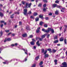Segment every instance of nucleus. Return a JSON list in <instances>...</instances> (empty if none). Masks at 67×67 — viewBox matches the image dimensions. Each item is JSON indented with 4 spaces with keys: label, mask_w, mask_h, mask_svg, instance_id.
Listing matches in <instances>:
<instances>
[{
    "label": "nucleus",
    "mask_w": 67,
    "mask_h": 67,
    "mask_svg": "<svg viewBox=\"0 0 67 67\" xmlns=\"http://www.w3.org/2000/svg\"><path fill=\"white\" fill-rule=\"evenodd\" d=\"M60 66L61 67H67V63L66 62H64Z\"/></svg>",
    "instance_id": "1"
},
{
    "label": "nucleus",
    "mask_w": 67,
    "mask_h": 67,
    "mask_svg": "<svg viewBox=\"0 0 67 67\" xmlns=\"http://www.w3.org/2000/svg\"><path fill=\"white\" fill-rule=\"evenodd\" d=\"M32 4L31 3H30L29 4L28 3H26V6L25 8H30L31 5Z\"/></svg>",
    "instance_id": "2"
},
{
    "label": "nucleus",
    "mask_w": 67,
    "mask_h": 67,
    "mask_svg": "<svg viewBox=\"0 0 67 67\" xmlns=\"http://www.w3.org/2000/svg\"><path fill=\"white\" fill-rule=\"evenodd\" d=\"M27 10L26 9H25L24 10V12L23 13L25 15H26L28 14L27 13Z\"/></svg>",
    "instance_id": "3"
},
{
    "label": "nucleus",
    "mask_w": 67,
    "mask_h": 67,
    "mask_svg": "<svg viewBox=\"0 0 67 67\" xmlns=\"http://www.w3.org/2000/svg\"><path fill=\"white\" fill-rule=\"evenodd\" d=\"M47 53V50H46L45 51V52L44 53V54L45 55L44 58H46V57H48V55L47 54H46Z\"/></svg>",
    "instance_id": "4"
},
{
    "label": "nucleus",
    "mask_w": 67,
    "mask_h": 67,
    "mask_svg": "<svg viewBox=\"0 0 67 67\" xmlns=\"http://www.w3.org/2000/svg\"><path fill=\"white\" fill-rule=\"evenodd\" d=\"M22 49L23 50V51H24L25 52V53L27 55V49H26V51L24 49Z\"/></svg>",
    "instance_id": "5"
},
{
    "label": "nucleus",
    "mask_w": 67,
    "mask_h": 67,
    "mask_svg": "<svg viewBox=\"0 0 67 67\" xmlns=\"http://www.w3.org/2000/svg\"><path fill=\"white\" fill-rule=\"evenodd\" d=\"M46 35H47V34H45L44 35L41 36V38H42L43 39V38H44L45 37V36H46Z\"/></svg>",
    "instance_id": "6"
},
{
    "label": "nucleus",
    "mask_w": 67,
    "mask_h": 67,
    "mask_svg": "<svg viewBox=\"0 0 67 67\" xmlns=\"http://www.w3.org/2000/svg\"><path fill=\"white\" fill-rule=\"evenodd\" d=\"M40 29L41 28H40V27H39L37 29V30L36 31V32L37 33H38L40 32Z\"/></svg>",
    "instance_id": "7"
},
{
    "label": "nucleus",
    "mask_w": 67,
    "mask_h": 67,
    "mask_svg": "<svg viewBox=\"0 0 67 67\" xmlns=\"http://www.w3.org/2000/svg\"><path fill=\"white\" fill-rule=\"evenodd\" d=\"M27 34H23L22 35V36L23 37H27Z\"/></svg>",
    "instance_id": "8"
},
{
    "label": "nucleus",
    "mask_w": 67,
    "mask_h": 67,
    "mask_svg": "<svg viewBox=\"0 0 67 67\" xmlns=\"http://www.w3.org/2000/svg\"><path fill=\"white\" fill-rule=\"evenodd\" d=\"M52 6L53 7V8H55V7H57V5L56 4H54L52 5Z\"/></svg>",
    "instance_id": "9"
},
{
    "label": "nucleus",
    "mask_w": 67,
    "mask_h": 67,
    "mask_svg": "<svg viewBox=\"0 0 67 67\" xmlns=\"http://www.w3.org/2000/svg\"><path fill=\"white\" fill-rule=\"evenodd\" d=\"M30 44H31V45H34L35 43L34 41H32L30 42Z\"/></svg>",
    "instance_id": "10"
},
{
    "label": "nucleus",
    "mask_w": 67,
    "mask_h": 67,
    "mask_svg": "<svg viewBox=\"0 0 67 67\" xmlns=\"http://www.w3.org/2000/svg\"><path fill=\"white\" fill-rule=\"evenodd\" d=\"M42 31H43L44 32H46V33H47V30H46L44 29H42Z\"/></svg>",
    "instance_id": "11"
},
{
    "label": "nucleus",
    "mask_w": 67,
    "mask_h": 67,
    "mask_svg": "<svg viewBox=\"0 0 67 67\" xmlns=\"http://www.w3.org/2000/svg\"><path fill=\"white\" fill-rule=\"evenodd\" d=\"M64 41V38L62 37L60 38V41L61 42H62Z\"/></svg>",
    "instance_id": "12"
},
{
    "label": "nucleus",
    "mask_w": 67,
    "mask_h": 67,
    "mask_svg": "<svg viewBox=\"0 0 67 67\" xmlns=\"http://www.w3.org/2000/svg\"><path fill=\"white\" fill-rule=\"evenodd\" d=\"M36 44L38 46H40V44L39 43V41H38L36 42Z\"/></svg>",
    "instance_id": "13"
},
{
    "label": "nucleus",
    "mask_w": 67,
    "mask_h": 67,
    "mask_svg": "<svg viewBox=\"0 0 67 67\" xmlns=\"http://www.w3.org/2000/svg\"><path fill=\"white\" fill-rule=\"evenodd\" d=\"M42 3H40L38 5V7H42Z\"/></svg>",
    "instance_id": "14"
},
{
    "label": "nucleus",
    "mask_w": 67,
    "mask_h": 67,
    "mask_svg": "<svg viewBox=\"0 0 67 67\" xmlns=\"http://www.w3.org/2000/svg\"><path fill=\"white\" fill-rule=\"evenodd\" d=\"M65 8H62V9H61V12H64V11H63V10H65Z\"/></svg>",
    "instance_id": "15"
},
{
    "label": "nucleus",
    "mask_w": 67,
    "mask_h": 67,
    "mask_svg": "<svg viewBox=\"0 0 67 67\" xmlns=\"http://www.w3.org/2000/svg\"><path fill=\"white\" fill-rule=\"evenodd\" d=\"M57 7L58 8H59V9H61V8H62V6L58 5L57 6Z\"/></svg>",
    "instance_id": "16"
},
{
    "label": "nucleus",
    "mask_w": 67,
    "mask_h": 67,
    "mask_svg": "<svg viewBox=\"0 0 67 67\" xmlns=\"http://www.w3.org/2000/svg\"><path fill=\"white\" fill-rule=\"evenodd\" d=\"M52 30V29L51 28H48V30H47V32L48 33V32H49V31H51Z\"/></svg>",
    "instance_id": "17"
},
{
    "label": "nucleus",
    "mask_w": 67,
    "mask_h": 67,
    "mask_svg": "<svg viewBox=\"0 0 67 67\" xmlns=\"http://www.w3.org/2000/svg\"><path fill=\"white\" fill-rule=\"evenodd\" d=\"M35 20L36 22L38 21L39 20V18L37 17V18H36Z\"/></svg>",
    "instance_id": "18"
},
{
    "label": "nucleus",
    "mask_w": 67,
    "mask_h": 67,
    "mask_svg": "<svg viewBox=\"0 0 67 67\" xmlns=\"http://www.w3.org/2000/svg\"><path fill=\"white\" fill-rule=\"evenodd\" d=\"M0 16L1 17H3V14L1 12H0Z\"/></svg>",
    "instance_id": "19"
},
{
    "label": "nucleus",
    "mask_w": 67,
    "mask_h": 67,
    "mask_svg": "<svg viewBox=\"0 0 67 67\" xmlns=\"http://www.w3.org/2000/svg\"><path fill=\"white\" fill-rule=\"evenodd\" d=\"M39 17L40 18H41V19H44V18L43 17V15H39Z\"/></svg>",
    "instance_id": "20"
},
{
    "label": "nucleus",
    "mask_w": 67,
    "mask_h": 67,
    "mask_svg": "<svg viewBox=\"0 0 67 67\" xmlns=\"http://www.w3.org/2000/svg\"><path fill=\"white\" fill-rule=\"evenodd\" d=\"M58 40H56L55 41L53 42V43H58Z\"/></svg>",
    "instance_id": "21"
},
{
    "label": "nucleus",
    "mask_w": 67,
    "mask_h": 67,
    "mask_svg": "<svg viewBox=\"0 0 67 67\" xmlns=\"http://www.w3.org/2000/svg\"><path fill=\"white\" fill-rule=\"evenodd\" d=\"M43 24V22L42 21H41L40 22L39 24L41 26H42V24Z\"/></svg>",
    "instance_id": "22"
},
{
    "label": "nucleus",
    "mask_w": 67,
    "mask_h": 67,
    "mask_svg": "<svg viewBox=\"0 0 67 67\" xmlns=\"http://www.w3.org/2000/svg\"><path fill=\"white\" fill-rule=\"evenodd\" d=\"M43 64V61H41L39 64V66H41V65H42Z\"/></svg>",
    "instance_id": "23"
},
{
    "label": "nucleus",
    "mask_w": 67,
    "mask_h": 67,
    "mask_svg": "<svg viewBox=\"0 0 67 67\" xmlns=\"http://www.w3.org/2000/svg\"><path fill=\"white\" fill-rule=\"evenodd\" d=\"M6 40H7V41H11V38H6Z\"/></svg>",
    "instance_id": "24"
},
{
    "label": "nucleus",
    "mask_w": 67,
    "mask_h": 67,
    "mask_svg": "<svg viewBox=\"0 0 67 67\" xmlns=\"http://www.w3.org/2000/svg\"><path fill=\"white\" fill-rule=\"evenodd\" d=\"M51 31V33H54V30L53 29H52Z\"/></svg>",
    "instance_id": "25"
},
{
    "label": "nucleus",
    "mask_w": 67,
    "mask_h": 67,
    "mask_svg": "<svg viewBox=\"0 0 67 67\" xmlns=\"http://www.w3.org/2000/svg\"><path fill=\"white\" fill-rule=\"evenodd\" d=\"M8 63V61L6 60L5 61V62H3V63H4V64H7Z\"/></svg>",
    "instance_id": "26"
},
{
    "label": "nucleus",
    "mask_w": 67,
    "mask_h": 67,
    "mask_svg": "<svg viewBox=\"0 0 67 67\" xmlns=\"http://www.w3.org/2000/svg\"><path fill=\"white\" fill-rule=\"evenodd\" d=\"M39 58V56H38L36 57L35 58L36 60H38V59Z\"/></svg>",
    "instance_id": "27"
},
{
    "label": "nucleus",
    "mask_w": 67,
    "mask_h": 67,
    "mask_svg": "<svg viewBox=\"0 0 67 67\" xmlns=\"http://www.w3.org/2000/svg\"><path fill=\"white\" fill-rule=\"evenodd\" d=\"M43 2H44V3H47V0H43Z\"/></svg>",
    "instance_id": "28"
},
{
    "label": "nucleus",
    "mask_w": 67,
    "mask_h": 67,
    "mask_svg": "<svg viewBox=\"0 0 67 67\" xmlns=\"http://www.w3.org/2000/svg\"><path fill=\"white\" fill-rule=\"evenodd\" d=\"M37 15V13H35L34 14V16H36Z\"/></svg>",
    "instance_id": "29"
},
{
    "label": "nucleus",
    "mask_w": 67,
    "mask_h": 67,
    "mask_svg": "<svg viewBox=\"0 0 67 67\" xmlns=\"http://www.w3.org/2000/svg\"><path fill=\"white\" fill-rule=\"evenodd\" d=\"M44 52V49H41V53H43Z\"/></svg>",
    "instance_id": "30"
},
{
    "label": "nucleus",
    "mask_w": 67,
    "mask_h": 67,
    "mask_svg": "<svg viewBox=\"0 0 67 67\" xmlns=\"http://www.w3.org/2000/svg\"><path fill=\"white\" fill-rule=\"evenodd\" d=\"M26 29L27 30H29V26H27V27L26 28Z\"/></svg>",
    "instance_id": "31"
},
{
    "label": "nucleus",
    "mask_w": 67,
    "mask_h": 67,
    "mask_svg": "<svg viewBox=\"0 0 67 67\" xmlns=\"http://www.w3.org/2000/svg\"><path fill=\"white\" fill-rule=\"evenodd\" d=\"M55 14H58V12L56 10L55 12Z\"/></svg>",
    "instance_id": "32"
},
{
    "label": "nucleus",
    "mask_w": 67,
    "mask_h": 67,
    "mask_svg": "<svg viewBox=\"0 0 67 67\" xmlns=\"http://www.w3.org/2000/svg\"><path fill=\"white\" fill-rule=\"evenodd\" d=\"M36 66V64H34L32 65V66H31V67H35Z\"/></svg>",
    "instance_id": "33"
},
{
    "label": "nucleus",
    "mask_w": 67,
    "mask_h": 67,
    "mask_svg": "<svg viewBox=\"0 0 67 67\" xmlns=\"http://www.w3.org/2000/svg\"><path fill=\"white\" fill-rule=\"evenodd\" d=\"M14 15V14H13L12 15H11L10 16V18H12V19H13V18H14V16H13V15Z\"/></svg>",
    "instance_id": "34"
},
{
    "label": "nucleus",
    "mask_w": 67,
    "mask_h": 67,
    "mask_svg": "<svg viewBox=\"0 0 67 67\" xmlns=\"http://www.w3.org/2000/svg\"><path fill=\"white\" fill-rule=\"evenodd\" d=\"M65 44H67V42H66V39H64V41Z\"/></svg>",
    "instance_id": "35"
},
{
    "label": "nucleus",
    "mask_w": 67,
    "mask_h": 67,
    "mask_svg": "<svg viewBox=\"0 0 67 67\" xmlns=\"http://www.w3.org/2000/svg\"><path fill=\"white\" fill-rule=\"evenodd\" d=\"M5 31L6 33H8L10 31V30H5Z\"/></svg>",
    "instance_id": "36"
},
{
    "label": "nucleus",
    "mask_w": 67,
    "mask_h": 67,
    "mask_svg": "<svg viewBox=\"0 0 67 67\" xmlns=\"http://www.w3.org/2000/svg\"><path fill=\"white\" fill-rule=\"evenodd\" d=\"M0 34H1L0 36H1L3 34V32H2V31H1V32L0 33Z\"/></svg>",
    "instance_id": "37"
},
{
    "label": "nucleus",
    "mask_w": 67,
    "mask_h": 67,
    "mask_svg": "<svg viewBox=\"0 0 67 67\" xmlns=\"http://www.w3.org/2000/svg\"><path fill=\"white\" fill-rule=\"evenodd\" d=\"M56 50H55V49H53L52 50V52H53V53H55V52H56Z\"/></svg>",
    "instance_id": "38"
},
{
    "label": "nucleus",
    "mask_w": 67,
    "mask_h": 67,
    "mask_svg": "<svg viewBox=\"0 0 67 67\" xmlns=\"http://www.w3.org/2000/svg\"><path fill=\"white\" fill-rule=\"evenodd\" d=\"M33 37V36L32 35H30L29 36V37H30V38H32Z\"/></svg>",
    "instance_id": "39"
},
{
    "label": "nucleus",
    "mask_w": 67,
    "mask_h": 67,
    "mask_svg": "<svg viewBox=\"0 0 67 67\" xmlns=\"http://www.w3.org/2000/svg\"><path fill=\"white\" fill-rule=\"evenodd\" d=\"M55 2L56 3H59V1H55Z\"/></svg>",
    "instance_id": "40"
},
{
    "label": "nucleus",
    "mask_w": 67,
    "mask_h": 67,
    "mask_svg": "<svg viewBox=\"0 0 67 67\" xmlns=\"http://www.w3.org/2000/svg\"><path fill=\"white\" fill-rule=\"evenodd\" d=\"M21 3L23 4H25V2L23 1L21 2Z\"/></svg>",
    "instance_id": "41"
},
{
    "label": "nucleus",
    "mask_w": 67,
    "mask_h": 67,
    "mask_svg": "<svg viewBox=\"0 0 67 67\" xmlns=\"http://www.w3.org/2000/svg\"><path fill=\"white\" fill-rule=\"evenodd\" d=\"M44 26L45 27H47V24H44Z\"/></svg>",
    "instance_id": "42"
},
{
    "label": "nucleus",
    "mask_w": 67,
    "mask_h": 67,
    "mask_svg": "<svg viewBox=\"0 0 67 67\" xmlns=\"http://www.w3.org/2000/svg\"><path fill=\"white\" fill-rule=\"evenodd\" d=\"M40 41H42V40H43V38H39Z\"/></svg>",
    "instance_id": "43"
},
{
    "label": "nucleus",
    "mask_w": 67,
    "mask_h": 67,
    "mask_svg": "<svg viewBox=\"0 0 67 67\" xmlns=\"http://www.w3.org/2000/svg\"><path fill=\"white\" fill-rule=\"evenodd\" d=\"M31 13H32V12H31V11H30L29 12L28 14H31Z\"/></svg>",
    "instance_id": "44"
},
{
    "label": "nucleus",
    "mask_w": 67,
    "mask_h": 67,
    "mask_svg": "<svg viewBox=\"0 0 67 67\" xmlns=\"http://www.w3.org/2000/svg\"><path fill=\"white\" fill-rule=\"evenodd\" d=\"M30 18H31V19H34V17H33V16H30Z\"/></svg>",
    "instance_id": "45"
},
{
    "label": "nucleus",
    "mask_w": 67,
    "mask_h": 67,
    "mask_svg": "<svg viewBox=\"0 0 67 67\" xmlns=\"http://www.w3.org/2000/svg\"><path fill=\"white\" fill-rule=\"evenodd\" d=\"M48 51L50 52H51V49H48Z\"/></svg>",
    "instance_id": "46"
},
{
    "label": "nucleus",
    "mask_w": 67,
    "mask_h": 67,
    "mask_svg": "<svg viewBox=\"0 0 67 67\" xmlns=\"http://www.w3.org/2000/svg\"><path fill=\"white\" fill-rule=\"evenodd\" d=\"M46 7V4H44L43 5V8H45V7Z\"/></svg>",
    "instance_id": "47"
},
{
    "label": "nucleus",
    "mask_w": 67,
    "mask_h": 67,
    "mask_svg": "<svg viewBox=\"0 0 67 67\" xmlns=\"http://www.w3.org/2000/svg\"><path fill=\"white\" fill-rule=\"evenodd\" d=\"M57 39V36H56L54 37V40Z\"/></svg>",
    "instance_id": "48"
},
{
    "label": "nucleus",
    "mask_w": 67,
    "mask_h": 67,
    "mask_svg": "<svg viewBox=\"0 0 67 67\" xmlns=\"http://www.w3.org/2000/svg\"><path fill=\"white\" fill-rule=\"evenodd\" d=\"M3 49V48H0V51H2V49Z\"/></svg>",
    "instance_id": "49"
},
{
    "label": "nucleus",
    "mask_w": 67,
    "mask_h": 67,
    "mask_svg": "<svg viewBox=\"0 0 67 67\" xmlns=\"http://www.w3.org/2000/svg\"><path fill=\"white\" fill-rule=\"evenodd\" d=\"M7 38H6L5 39V40H4V42H7Z\"/></svg>",
    "instance_id": "50"
},
{
    "label": "nucleus",
    "mask_w": 67,
    "mask_h": 67,
    "mask_svg": "<svg viewBox=\"0 0 67 67\" xmlns=\"http://www.w3.org/2000/svg\"><path fill=\"white\" fill-rule=\"evenodd\" d=\"M45 19L46 20H48V17H46L45 18Z\"/></svg>",
    "instance_id": "51"
},
{
    "label": "nucleus",
    "mask_w": 67,
    "mask_h": 67,
    "mask_svg": "<svg viewBox=\"0 0 67 67\" xmlns=\"http://www.w3.org/2000/svg\"><path fill=\"white\" fill-rule=\"evenodd\" d=\"M15 13L16 14H19V12H15Z\"/></svg>",
    "instance_id": "52"
},
{
    "label": "nucleus",
    "mask_w": 67,
    "mask_h": 67,
    "mask_svg": "<svg viewBox=\"0 0 67 67\" xmlns=\"http://www.w3.org/2000/svg\"><path fill=\"white\" fill-rule=\"evenodd\" d=\"M39 38H40L38 37H36V39L37 40H38V39H39Z\"/></svg>",
    "instance_id": "53"
},
{
    "label": "nucleus",
    "mask_w": 67,
    "mask_h": 67,
    "mask_svg": "<svg viewBox=\"0 0 67 67\" xmlns=\"http://www.w3.org/2000/svg\"><path fill=\"white\" fill-rule=\"evenodd\" d=\"M49 36H50V35H47V38H48V37H49Z\"/></svg>",
    "instance_id": "54"
},
{
    "label": "nucleus",
    "mask_w": 67,
    "mask_h": 67,
    "mask_svg": "<svg viewBox=\"0 0 67 67\" xmlns=\"http://www.w3.org/2000/svg\"><path fill=\"white\" fill-rule=\"evenodd\" d=\"M15 34H13L12 35V36H15Z\"/></svg>",
    "instance_id": "55"
},
{
    "label": "nucleus",
    "mask_w": 67,
    "mask_h": 67,
    "mask_svg": "<svg viewBox=\"0 0 67 67\" xmlns=\"http://www.w3.org/2000/svg\"><path fill=\"white\" fill-rule=\"evenodd\" d=\"M1 23H4V21H1Z\"/></svg>",
    "instance_id": "56"
},
{
    "label": "nucleus",
    "mask_w": 67,
    "mask_h": 67,
    "mask_svg": "<svg viewBox=\"0 0 67 67\" xmlns=\"http://www.w3.org/2000/svg\"><path fill=\"white\" fill-rule=\"evenodd\" d=\"M57 62V60H54V62H55V63Z\"/></svg>",
    "instance_id": "57"
},
{
    "label": "nucleus",
    "mask_w": 67,
    "mask_h": 67,
    "mask_svg": "<svg viewBox=\"0 0 67 67\" xmlns=\"http://www.w3.org/2000/svg\"><path fill=\"white\" fill-rule=\"evenodd\" d=\"M11 46L13 47L14 46H15V45H14V44H12L11 45Z\"/></svg>",
    "instance_id": "58"
},
{
    "label": "nucleus",
    "mask_w": 67,
    "mask_h": 67,
    "mask_svg": "<svg viewBox=\"0 0 67 67\" xmlns=\"http://www.w3.org/2000/svg\"><path fill=\"white\" fill-rule=\"evenodd\" d=\"M43 11H44V12H45V11H46V9L45 8H44L43 9Z\"/></svg>",
    "instance_id": "59"
},
{
    "label": "nucleus",
    "mask_w": 67,
    "mask_h": 67,
    "mask_svg": "<svg viewBox=\"0 0 67 67\" xmlns=\"http://www.w3.org/2000/svg\"><path fill=\"white\" fill-rule=\"evenodd\" d=\"M49 15H52V13H50L49 14Z\"/></svg>",
    "instance_id": "60"
},
{
    "label": "nucleus",
    "mask_w": 67,
    "mask_h": 67,
    "mask_svg": "<svg viewBox=\"0 0 67 67\" xmlns=\"http://www.w3.org/2000/svg\"><path fill=\"white\" fill-rule=\"evenodd\" d=\"M19 25H22V23L21 22H19Z\"/></svg>",
    "instance_id": "61"
},
{
    "label": "nucleus",
    "mask_w": 67,
    "mask_h": 67,
    "mask_svg": "<svg viewBox=\"0 0 67 67\" xmlns=\"http://www.w3.org/2000/svg\"><path fill=\"white\" fill-rule=\"evenodd\" d=\"M3 24H2L1 25V27H3Z\"/></svg>",
    "instance_id": "62"
},
{
    "label": "nucleus",
    "mask_w": 67,
    "mask_h": 67,
    "mask_svg": "<svg viewBox=\"0 0 67 67\" xmlns=\"http://www.w3.org/2000/svg\"><path fill=\"white\" fill-rule=\"evenodd\" d=\"M32 40L33 42H35V40L34 39H32Z\"/></svg>",
    "instance_id": "63"
},
{
    "label": "nucleus",
    "mask_w": 67,
    "mask_h": 67,
    "mask_svg": "<svg viewBox=\"0 0 67 67\" xmlns=\"http://www.w3.org/2000/svg\"><path fill=\"white\" fill-rule=\"evenodd\" d=\"M15 46H17L18 45V43H16L15 44Z\"/></svg>",
    "instance_id": "64"
}]
</instances>
